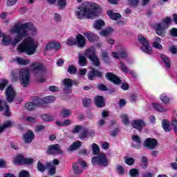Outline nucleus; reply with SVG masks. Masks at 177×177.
<instances>
[{"instance_id":"1","label":"nucleus","mask_w":177,"mask_h":177,"mask_svg":"<svg viewBox=\"0 0 177 177\" xmlns=\"http://www.w3.org/2000/svg\"><path fill=\"white\" fill-rule=\"evenodd\" d=\"M27 30L32 32L35 31V28L31 22L15 25L10 30V32L11 34H17V37L12 41L10 36H4L2 39L3 45L8 46V45H10L11 44L12 46H16L17 44H19L20 41L23 40V38L28 37V31H27Z\"/></svg>"},{"instance_id":"2","label":"nucleus","mask_w":177,"mask_h":177,"mask_svg":"<svg viewBox=\"0 0 177 177\" xmlns=\"http://www.w3.org/2000/svg\"><path fill=\"white\" fill-rule=\"evenodd\" d=\"M76 17L82 19H96L102 15V8L99 5L91 3L84 7H78L75 10Z\"/></svg>"},{"instance_id":"3","label":"nucleus","mask_w":177,"mask_h":177,"mask_svg":"<svg viewBox=\"0 0 177 177\" xmlns=\"http://www.w3.org/2000/svg\"><path fill=\"white\" fill-rule=\"evenodd\" d=\"M38 45L34 41L32 37H26L23 41L18 46L17 50L19 53H26V55H34Z\"/></svg>"},{"instance_id":"4","label":"nucleus","mask_w":177,"mask_h":177,"mask_svg":"<svg viewBox=\"0 0 177 177\" xmlns=\"http://www.w3.org/2000/svg\"><path fill=\"white\" fill-rule=\"evenodd\" d=\"M31 69L39 84L45 82V78H44V75H46V68L45 66H44V64L39 62H35L31 65Z\"/></svg>"},{"instance_id":"5","label":"nucleus","mask_w":177,"mask_h":177,"mask_svg":"<svg viewBox=\"0 0 177 177\" xmlns=\"http://www.w3.org/2000/svg\"><path fill=\"white\" fill-rule=\"evenodd\" d=\"M19 79L21 85L24 88H27L30 85V71L27 68H22L19 71Z\"/></svg>"},{"instance_id":"6","label":"nucleus","mask_w":177,"mask_h":177,"mask_svg":"<svg viewBox=\"0 0 177 177\" xmlns=\"http://www.w3.org/2000/svg\"><path fill=\"white\" fill-rule=\"evenodd\" d=\"M91 162L93 165H99L100 167H108L109 166V159L106 154L101 153L97 156L93 157L91 159Z\"/></svg>"},{"instance_id":"7","label":"nucleus","mask_w":177,"mask_h":177,"mask_svg":"<svg viewBox=\"0 0 177 177\" xmlns=\"http://www.w3.org/2000/svg\"><path fill=\"white\" fill-rule=\"evenodd\" d=\"M138 42L141 45V50L147 55L153 53V48L149 45V41L143 35H138Z\"/></svg>"},{"instance_id":"8","label":"nucleus","mask_w":177,"mask_h":177,"mask_svg":"<svg viewBox=\"0 0 177 177\" xmlns=\"http://www.w3.org/2000/svg\"><path fill=\"white\" fill-rule=\"evenodd\" d=\"M73 168L75 174H76V175H80V174H82L84 168H86V163L84 160L79 159L73 165Z\"/></svg>"},{"instance_id":"9","label":"nucleus","mask_w":177,"mask_h":177,"mask_svg":"<svg viewBox=\"0 0 177 177\" xmlns=\"http://www.w3.org/2000/svg\"><path fill=\"white\" fill-rule=\"evenodd\" d=\"M60 48H61V46L59 42L55 41H50L46 45L44 53H46V52L53 50V49H54L55 52H57V50H59Z\"/></svg>"},{"instance_id":"10","label":"nucleus","mask_w":177,"mask_h":177,"mask_svg":"<svg viewBox=\"0 0 177 177\" xmlns=\"http://www.w3.org/2000/svg\"><path fill=\"white\" fill-rule=\"evenodd\" d=\"M6 100L9 103H12L16 97V91L12 86H9L6 90Z\"/></svg>"},{"instance_id":"11","label":"nucleus","mask_w":177,"mask_h":177,"mask_svg":"<svg viewBox=\"0 0 177 177\" xmlns=\"http://www.w3.org/2000/svg\"><path fill=\"white\" fill-rule=\"evenodd\" d=\"M168 28V26L165 24H157L155 26V31L158 35L164 37L165 35V30Z\"/></svg>"},{"instance_id":"12","label":"nucleus","mask_w":177,"mask_h":177,"mask_svg":"<svg viewBox=\"0 0 177 177\" xmlns=\"http://www.w3.org/2000/svg\"><path fill=\"white\" fill-rule=\"evenodd\" d=\"M64 88L63 89L65 93H71V87L73 86V80L70 78L64 79L63 81Z\"/></svg>"},{"instance_id":"13","label":"nucleus","mask_w":177,"mask_h":177,"mask_svg":"<svg viewBox=\"0 0 177 177\" xmlns=\"http://www.w3.org/2000/svg\"><path fill=\"white\" fill-rule=\"evenodd\" d=\"M47 153L48 154H63V152L60 151V145L58 144L48 146Z\"/></svg>"},{"instance_id":"14","label":"nucleus","mask_w":177,"mask_h":177,"mask_svg":"<svg viewBox=\"0 0 177 177\" xmlns=\"http://www.w3.org/2000/svg\"><path fill=\"white\" fill-rule=\"evenodd\" d=\"M105 77L109 81L115 84V85H120L121 84V80L113 73H107Z\"/></svg>"},{"instance_id":"15","label":"nucleus","mask_w":177,"mask_h":177,"mask_svg":"<svg viewBox=\"0 0 177 177\" xmlns=\"http://www.w3.org/2000/svg\"><path fill=\"white\" fill-rule=\"evenodd\" d=\"M131 126L133 128H135L138 131H142L143 128L146 126V123L145 122V120H133L131 122Z\"/></svg>"},{"instance_id":"16","label":"nucleus","mask_w":177,"mask_h":177,"mask_svg":"<svg viewBox=\"0 0 177 177\" xmlns=\"http://www.w3.org/2000/svg\"><path fill=\"white\" fill-rule=\"evenodd\" d=\"M144 146L150 150H153L158 146L157 140L154 138H148L145 141Z\"/></svg>"},{"instance_id":"17","label":"nucleus","mask_w":177,"mask_h":177,"mask_svg":"<svg viewBox=\"0 0 177 177\" xmlns=\"http://www.w3.org/2000/svg\"><path fill=\"white\" fill-rule=\"evenodd\" d=\"M25 107L29 111L34 110L35 107H41V99H37L32 102H28L25 104Z\"/></svg>"},{"instance_id":"18","label":"nucleus","mask_w":177,"mask_h":177,"mask_svg":"<svg viewBox=\"0 0 177 177\" xmlns=\"http://www.w3.org/2000/svg\"><path fill=\"white\" fill-rule=\"evenodd\" d=\"M102 75L103 74L102 73V72L95 68H93L91 71L88 73V78L91 81H93V80L95 79V77H97L98 78H102Z\"/></svg>"},{"instance_id":"19","label":"nucleus","mask_w":177,"mask_h":177,"mask_svg":"<svg viewBox=\"0 0 177 177\" xmlns=\"http://www.w3.org/2000/svg\"><path fill=\"white\" fill-rule=\"evenodd\" d=\"M15 162L16 164H21V165H24V164H27L28 165H29L30 164H32V159L26 158L22 156H18L15 158Z\"/></svg>"},{"instance_id":"20","label":"nucleus","mask_w":177,"mask_h":177,"mask_svg":"<svg viewBox=\"0 0 177 177\" xmlns=\"http://www.w3.org/2000/svg\"><path fill=\"white\" fill-rule=\"evenodd\" d=\"M34 132L31 130H28L23 136V140L25 143H31L34 140Z\"/></svg>"},{"instance_id":"21","label":"nucleus","mask_w":177,"mask_h":177,"mask_svg":"<svg viewBox=\"0 0 177 177\" xmlns=\"http://www.w3.org/2000/svg\"><path fill=\"white\" fill-rule=\"evenodd\" d=\"M85 44H86V39L85 37L81 35L78 34L76 36V44L78 48H84L85 46Z\"/></svg>"},{"instance_id":"22","label":"nucleus","mask_w":177,"mask_h":177,"mask_svg":"<svg viewBox=\"0 0 177 177\" xmlns=\"http://www.w3.org/2000/svg\"><path fill=\"white\" fill-rule=\"evenodd\" d=\"M132 140V147H134V149H139L140 147V145H142V141L140 140V138L136 135L132 136L131 137Z\"/></svg>"},{"instance_id":"23","label":"nucleus","mask_w":177,"mask_h":177,"mask_svg":"<svg viewBox=\"0 0 177 177\" xmlns=\"http://www.w3.org/2000/svg\"><path fill=\"white\" fill-rule=\"evenodd\" d=\"M5 109L4 115L6 117H10V111H9V105H8V102L6 101H1L0 100V111H2Z\"/></svg>"},{"instance_id":"24","label":"nucleus","mask_w":177,"mask_h":177,"mask_svg":"<svg viewBox=\"0 0 177 177\" xmlns=\"http://www.w3.org/2000/svg\"><path fill=\"white\" fill-rule=\"evenodd\" d=\"M84 56L91 60V58L96 56V49H95L94 47H91L90 48L86 50L84 52Z\"/></svg>"},{"instance_id":"25","label":"nucleus","mask_w":177,"mask_h":177,"mask_svg":"<svg viewBox=\"0 0 177 177\" xmlns=\"http://www.w3.org/2000/svg\"><path fill=\"white\" fill-rule=\"evenodd\" d=\"M95 104L97 107H99L100 109H102V107H104L105 103H104V98L100 95H97L95 97Z\"/></svg>"},{"instance_id":"26","label":"nucleus","mask_w":177,"mask_h":177,"mask_svg":"<svg viewBox=\"0 0 177 177\" xmlns=\"http://www.w3.org/2000/svg\"><path fill=\"white\" fill-rule=\"evenodd\" d=\"M81 146H82V142L81 141H75L68 148V151H74L75 150H78Z\"/></svg>"},{"instance_id":"27","label":"nucleus","mask_w":177,"mask_h":177,"mask_svg":"<svg viewBox=\"0 0 177 177\" xmlns=\"http://www.w3.org/2000/svg\"><path fill=\"white\" fill-rule=\"evenodd\" d=\"M84 35L86 37V38H87V39H88L90 42H94V41H97V39H99L97 35L91 32H84Z\"/></svg>"},{"instance_id":"28","label":"nucleus","mask_w":177,"mask_h":177,"mask_svg":"<svg viewBox=\"0 0 177 177\" xmlns=\"http://www.w3.org/2000/svg\"><path fill=\"white\" fill-rule=\"evenodd\" d=\"M160 59L166 68L169 70V68H171V60H169V58L167 55L162 54L160 55Z\"/></svg>"},{"instance_id":"29","label":"nucleus","mask_w":177,"mask_h":177,"mask_svg":"<svg viewBox=\"0 0 177 177\" xmlns=\"http://www.w3.org/2000/svg\"><path fill=\"white\" fill-rule=\"evenodd\" d=\"M104 26H106V24L102 19L96 20L93 24V27L95 30H102Z\"/></svg>"},{"instance_id":"30","label":"nucleus","mask_w":177,"mask_h":177,"mask_svg":"<svg viewBox=\"0 0 177 177\" xmlns=\"http://www.w3.org/2000/svg\"><path fill=\"white\" fill-rule=\"evenodd\" d=\"M107 15L112 20H118V19H121V14L118 12H114L113 11L109 10L108 11Z\"/></svg>"},{"instance_id":"31","label":"nucleus","mask_w":177,"mask_h":177,"mask_svg":"<svg viewBox=\"0 0 177 177\" xmlns=\"http://www.w3.org/2000/svg\"><path fill=\"white\" fill-rule=\"evenodd\" d=\"M160 100L163 104H169V103H171V98H169V96H168L167 93H162L160 95Z\"/></svg>"},{"instance_id":"32","label":"nucleus","mask_w":177,"mask_h":177,"mask_svg":"<svg viewBox=\"0 0 177 177\" xmlns=\"http://www.w3.org/2000/svg\"><path fill=\"white\" fill-rule=\"evenodd\" d=\"M14 124H15V122H13L11 120H8V121L5 122L3 125L0 127V133H2V132H3V131H5V129H6V128H12V127Z\"/></svg>"},{"instance_id":"33","label":"nucleus","mask_w":177,"mask_h":177,"mask_svg":"<svg viewBox=\"0 0 177 177\" xmlns=\"http://www.w3.org/2000/svg\"><path fill=\"white\" fill-rule=\"evenodd\" d=\"M78 63L79 65L82 67H84V66H86V64H88V62L86 61V58L85 57V56L80 54L78 55Z\"/></svg>"},{"instance_id":"34","label":"nucleus","mask_w":177,"mask_h":177,"mask_svg":"<svg viewBox=\"0 0 177 177\" xmlns=\"http://www.w3.org/2000/svg\"><path fill=\"white\" fill-rule=\"evenodd\" d=\"M160 44H161V38L156 37L153 43V48H156V49H160V50L162 49V46L160 45Z\"/></svg>"},{"instance_id":"35","label":"nucleus","mask_w":177,"mask_h":177,"mask_svg":"<svg viewBox=\"0 0 177 177\" xmlns=\"http://www.w3.org/2000/svg\"><path fill=\"white\" fill-rule=\"evenodd\" d=\"M16 62L18 64H20L21 66H27V64H30V59L24 58L17 57Z\"/></svg>"},{"instance_id":"36","label":"nucleus","mask_w":177,"mask_h":177,"mask_svg":"<svg viewBox=\"0 0 177 177\" xmlns=\"http://www.w3.org/2000/svg\"><path fill=\"white\" fill-rule=\"evenodd\" d=\"M91 149H92L93 156H98V154L100 153V148L99 147V145H97V144L96 143L92 144Z\"/></svg>"},{"instance_id":"37","label":"nucleus","mask_w":177,"mask_h":177,"mask_svg":"<svg viewBox=\"0 0 177 177\" xmlns=\"http://www.w3.org/2000/svg\"><path fill=\"white\" fill-rule=\"evenodd\" d=\"M41 100V104H42V103H52L53 102H55V97L50 95V96H47L46 97H44L43 99L40 100Z\"/></svg>"},{"instance_id":"38","label":"nucleus","mask_w":177,"mask_h":177,"mask_svg":"<svg viewBox=\"0 0 177 177\" xmlns=\"http://www.w3.org/2000/svg\"><path fill=\"white\" fill-rule=\"evenodd\" d=\"M153 109L160 113H164L165 111H168V109L163 107L160 104H154Z\"/></svg>"},{"instance_id":"39","label":"nucleus","mask_w":177,"mask_h":177,"mask_svg":"<svg viewBox=\"0 0 177 177\" xmlns=\"http://www.w3.org/2000/svg\"><path fill=\"white\" fill-rule=\"evenodd\" d=\"M79 137H80V139H81V140H85V139L88 138V129L86 128L83 129Z\"/></svg>"},{"instance_id":"40","label":"nucleus","mask_w":177,"mask_h":177,"mask_svg":"<svg viewBox=\"0 0 177 177\" xmlns=\"http://www.w3.org/2000/svg\"><path fill=\"white\" fill-rule=\"evenodd\" d=\"M90 61L91 62L93 66H95V67H99V66H100V60H99L97 55L93 57L91 59H90Z\"/></svg>"},{"instance_id":"41","label":"nucleus","mask_w":177,"mask_h":177,"mask_svg":"<svg viewBox=\"0 0 177 177\" xmlns=\"http://www.w3.org/2000/svg\"><path fill=\"white\" fill-rule=\"evenodd\" d=\"M61 115L64 118H68L71 115V110L70 109H62L61 110Z\"/></svg>"},{"instance_id":"42","label":"nucleus","mask_w":177,"mask_h":177,"mask_svg":"<svg viewBox=\"0 0 177 177\" xmlns=\"http://www.w3.org/2000/svg\"><path fill=\"white\" fill-rule=\"evenodd\" d=\"M41 118L43 121H45L46 122H49L50 121H53V118L48 114H43L41 115Z\"/></svg>"},{"instance_id":"43","label":"nucleus","mask_w":177,"mask_h":177,"mask_svg":"<svg viewBox=\"0 0 177 177\" xmlns=\"http://www.w3.org/2000/svg\"><path fill=\"white\" fill-rule=\"evenodd\" d=\"M113 32V28H107L102 31L100 32V35H102L103 37H107L109 34H111Z\"/></svg>"},{"instance_id":"44","label":"nucleus","mask_w":177,"mask_h":177,"mask_svg":"<svg viewBox=\"0 0 177 177\" xmlns=\"http://www.w3.org/2000/svg\"><path fill=\"white\" fill-rule=\"evenodd\" d=\"M162 128L165 132H169L171 131V127H169V122L164 120L162 123Z\"/></svg>"},{"instance_id":"45","label":"nucleus","mask_w":177,"mask_h":177,"mask_svg":"<svg viewBox=\"0 0 177 177\" xmlns=\"http://www.w3.org/2000/svg\"><path fill=\"white\" fill-rule=\"evenodd\" d=\"M37 168L39 172H44L46 169V166L44 165L41 161H38Z\"/></svg>"},{"instance_id":"46","label":"nucleus","mask_w":177,"mask_h":177,"mask_svg":"<svg viewBox=\"0 0 177 177\" xmlns=\"http://www.w3.org/2000/svg\"><path fill=\"white\" fill-rule=\"evenodd\" d=\"M67 71L69 74H77V67L74 66V65H70L68 66Z\"/></svg>"},{"instance_id":"47","label":"nucleus","mask_w":177,"mask_h":177,"mask_svg":"<svg viewBox=\"0 0 177 177\" xmlns=\"http://www.w3.org/2000/svg\"><path fill=\"white\" fill-rule=\"evenodd\" d=\"M76 39L73 37H69L66 41V45L68 46H74V45H77Z\"/></svg>"},{"instance_id":"48","label":"nucleus","mask_w":177,"mask_h":177,"mask_svg":"<svg viewBox=\"0 0 177 177\" xmlns=\"http://www.w3.org/2000/svg\"><path fill=\"white\" fill-rule=\"evenodd\" d=\"M141 165L144 169H145V168H147V165H149V162L147 161V158L146 156L142 157Z\"/></svg>"},{"instance_id":"49","label":"nucleus","mask_w":177,"mask_h":177,"mask_svg":"<svg viewBox=\"0 0 177 177\" xmlns=\"http://www.w3.org/2000/svg\"><path fill=\"white\" fill-rule=\"evenodd\" d=\"M129 175L131 177H138L139 176V170H138V169H131L129 171Z\"/></svg>"},{"instance_id":"50","label":"nucleus","mask_w":177,"mask_h":177,"mask_svg":"<svg viewBox=\"0 0 177 177\" xmlns=\"http://www.w3.org/2000/svg\"><path fill=\"white\" fill-rule=\"evenodd\" d=\"M116 171H117L118 174H119L121 176H122V175H125V168H124L121 165L117 166Z\"/></svg>"},{"instance_id":"51","label":"nucleus","mask_w":177,"mask_h":177,"mask_svg":"<svg viewBox=\"0 0 177 177\" xmlns=\"http://www.w3.org/2000/svg\"><path fill=\"white\" fill-rule=\"evenodd\" d=\"M124 162H126L127 165H133L135 159L131 157H124Z\"/></svg>"},{"instance_id":"52","label":"nucleus","mask_w":177,"mask_h":177,"mask_svg":"<svg viewBox=\"0 0 177 177\" xmlns=\"http://www.w3.org/2000/svg\"><path fill=\"white\" fill-rule=\"evenodd\" d=\"M120 118L124 125H128V124H129V120L128 119V115H127V114L121 115Z\"/></svg>"},{"instance_id":"53","label":"nucleus","mask_w":177,"mask_h":177,"mask_svg":"<svg viewBox=\"0 0 177 177\" xmlns=\"http://www.w3.org/2000/svg\"><path fill=\"white\" fill-rule=\"evenodd\" d=\"M128 3L129 6L131 8H135V6H138V3H139V0H128Z\"/></svg>"},{"instance_id":"54","label":"nucleus","mask_w":177,"mask_h":177,"mask_svg":"<svg viewBox=\"0 0 177 177\" xmlns=\"http://www.w3.org/2000/svg\"><path fill=\"white\" fill-rule=\"evenodd\" d=\"M82 102H83V106L84 107H88L89 104L92 103V100L89 98H84Z\"/></svg>"},{"instance_id":"55","label":"nucleus","mask_w":177,"mask_h":177,"mask_svg":"<svg viewBox=\"0 0 177 177\" xmlns=\"http://www.w3.org/2000/svg\"><path fill=\"white\" fill-rule=\"evenodd\" d=\"M120 65L122 71H124V73H129V69L124 63H122V62L120 61Z\"/></svg>"},{"instance_id":"56","label":"nucleus","mask_w":177,"mask_h":177,"mask_svg":"<svg viewBox=\"0 0 177 177\" xmlns=\"http://www.w3.org/2000/svg\"><path fill=\"white\" fill-rule=\"evenodd\" d=\"M57 6L59 9L66 8V0H58Z\"/></svg>"},{"instance_id":"57","label":"nucleus","mask_w":177,"mask_h":177,"mask_svg":"<svg viewBox=\"0 0 177 177\" xmlns=\"http://www.w3.org/2000/svg\"><path fill=\"white\" fill-rule=\"evenodd\" d=\"M170 35L173 37V38H177V28H172L170 30Z\"/></svg>"},{"instance_id":"58","label":"nucleus","mask_w":177,"mask_h":177,"mask_svg":"<svg viewBox=\"0 0 177 177\" xmlns=\"http://www.w3.org/2000/svg\"><path fill=\"white\" fill-rule=\"evenodd\" d=\"M19 177H30V174L26 170H22L19 173Z\"/></svg>"},{"instance_id":"59","label":"nucleus","mask_w":177,"mask_h":177,"mask_svg":"<svg viewBox=\"0 0 177 177\" xmlns=\"http://www.w3.org/2000/svg\"><path fill=\"white\" fill-rule=\"evenodd\" d=\"M8 80H3L1 82H0V90L3 91L5 89V86L8 85Z\"/></svg>"},{"instance_id":"60","label":"nucleus","mask_w":177,"mask_h":177,"mask_svg":"<svg viewBox=\"0 0 177 177\" xmlns=\"http://www.w3.org/2000/svg\"><path fill=\"white\" fill-rule=\"evenodd\" d=\"M127 56H128V54L127 53V50H122L120 53V59H125L127 58Z\"/></svg>"},{"instance_id":"61","label":"nucleus","mask_w":177,"mask_h":177,"mask_svg":"<svg viewBox=\"0 0 177 177\" xmlns=\"http://www.w3.org/2000/svg\"><path fill=\"white\" fill-rule=\"evenodd\" d=\"M169 51L173 55H176V53H177V47H176V46H172L169 47Z\"/></svg>"},{"instance_id":"62","label":"nucleus","mask_w":177,"mask_h":177,"mask_svg":"<svg viewBox=\"0 0 177 177\" xmlns=\"http://www.w3.org/2000/svg\"><path fill=\"white\" fill-rule=\"evenodd\" d=\"M171 21H172V19H171V17H167L165 19H163V21L162 24H164L166 26H168V24H169Z\"/></svg>"},{"instance_id":"63","label":"nucleus","mask_w":177,"mask_h":177,"mask_svg":"<svg viewBox=\"0 0 177 177\" xmlns=\"http://www.w3.org/2000/svg\"><path fill=\"white\" fill-rule=\"evenodd\" d=\"M81 129H82L81 125H76V127L73 129V133H78V132H80Z\"/></svg>"},{"instance_id":"64","label":"nucleus","mask_w":177,"mask_h":177,"mask_svg":"<svg viewBox=\"0 0 177 177\" xmlns=\"http://www.w3.org/2000/svg\"><path fill=\"white\" fill-rule=\"evenodd\" d=\"M172 127H174V132L177 135V121L176 120L173 122Z\"/></svg>"}]
</instances>
